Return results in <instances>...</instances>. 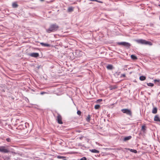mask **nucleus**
Listing matches in <instances>:
<instances>
[{
	"label": "nucleus",
	"instance_id": "nucleus-1",
	"mask_svg": "<svg viewBox=\"0 0 160 160\" xmlns=\"http://www.w3.org/2000/svg\"><path fill=\"white\" fill-rule=\"evenodd\" d=\"M58 28V26L56 24L51 25L49 28L46 30L47 32L48 33L57 30Z\"/></svg>",
	"mask_w": 160,
	"mask_h": 160
},
{
	"label": "nucleus",
	"instance_id": "nucleus-2",
	"mask_svg": "<svg viewBox=\"0 0 160 160\" xmlns=\"http://www.w3.org/2000/svg\"><path fill=\"white\" fill-rule=\"evenodd\" d=\"M136 41L138 43L144 44H149L151 45L152 44L151 42L147 41L143 39H138L136 40Z\"/></svg>",
	"mask_w": 160,
	"mask_h": 160
},
{
	"label": "nucleus",
	"instance_id": "nucleus-3",
	"mask_svg": "<svg viewBox=\"0 0 160 160\" xmlns=\"http://www.w3.org/2000/svg\"><path fill=\"white\" fill-rule=\"evenodd\" d=\"M122 111L124 113H125L130 116H131L132 115V112L130 110L128 109H122Z\"/></svg>",
	"mask_w": 160,
	"mask_h": 160
},
{
	"label": "nucleus",
	"instance_id": "nucleus-4",
	"mask_svg": "<svg viewBox=\"0 0 160 160\" xmlns=\"http://www.w3.org/2000/svg\"><path fill=\"white\" fill-rule=\"evenodd\" d=\"M119 45H123L127 47H129L130 46V44L126 42H122L118 43Z\"/></svg>",
	"mask_w": 160,
	"mask_h": 160
},
{
	"label": "nucleus",
	"instance_id": "nucleus-5",
	"mask_svg": "<svg viewBox=\"0 0 160 160\" xmlns=\"http://www.w3.org/2000/svg\"><path fill=\"white\" fill-rule=\"evenodd\" d=\"M1 152L4 153H7L9 151L7 148L4 147H1Z\"/></svg>",
	"mask_w": 160,
	"mask_h": 160
},
{
	"label": "nucleus",
	"instance_id": "nucleus-6",
	"mask_svg": "<svg viewBox=\"0 0 160 160\" xmlns=\"http://www.w3.org/2000/svg\"><path fill=\"white\" fill-rule=\"evenodd\" d=\"M29 55L33 57L37 58L39 56V54L38 53H32L29 54Z\"/></svg>",
	"mask_w": 160,
	"mask_h": 160
},
{
	"label": "nucleus",
	"instance_id": "nucleus-7",
	"mask_svg": "<svg viewBox=\"0 0 160 160\" xmlns=\"http://www.w3.org/2000/svg\"><path fill=\"white\" fill-rule=\"evenodd\" d=\"M57 120L59 124H62V117L61 116L59 115H58L57 117Z\"/></svg>",
	"mask_w": 160,
	"mask_h": 160
},
{
	"label": "nucleus",
	"instance_id": "nucleus-8",
	"mask_svg": "<svg viewBox=\"0 0 160 160\" xmlns=\"http://www.w3.org/2000/svg\"><path fill=\"white\" fill-rule=\"evenodd\" d=\"M154 120L155 121L160 122V118L158 115H156L154 117Z\"/></svg>",
	"mask_w": 160,
	"mask_h": 160
},
{
	"label": "nucleus",
	"instance_id": "nucleus-9",
	"mask_svg": "<svg viewBox=\"0 0 160 160\" xmlns=\"http://www.w3.org/2000/svg\"><path fill=\"white\" fill-rule=\"evenodd\" d=\"M90 151L92 153H99V152L95 149H90Z\"/></svg>",
	"mask_w": 160,
	"mask_h": 160
},
{
	"label": "nucleus",
	"instance_id": "nucleus-10",
	"mask_svg": "<svg viewBox=\"0 0 160 160\" xmlns=\"http://www.w3.org/2000/svg\"><path fill=\"white\" fill-rule=\"evenodd\" d=\"M12 5L13 8H16L18 6L17 2H13Z\"/></svg>",
	"mask_w": 160,
	"mask_h": 160
},
{
	"label": "nucleus",
	"instance_id": "nucleus-11",
	"mask_svg": "<svg viewBox=\"0 0 160 160\" xmlns=\"http://www.w3.org/2000/svg\"><path fill=\"white\" fill-rule=\"evenodd\" d=\"M40 44L42 45L43 46H45V47H49L50 46V45L48 44L47 43H45L43 42H41L40 43Z\"/></svg>",
	"mask_w": 160,
	"mask_h": 160
},
{
	"label": "nucleus",
	"instance_id": "nucleus-12",
	"mask_svg": "<svg viewBox=\"0 0 160 160\" xmlns=\"http://www.w3.org/2000/svg\"><path fill=\"white\" fill-rule=\"evenodd\" d=\"M131 138V136H130L128 137H125L124 139V141H126L127 140H129Z\"/></svg>",
	"mask_w": 160,
	"mask_h": 160
},
{
	"label": "nucleus",
	"instance_id": "nucleus-13",
	"mask_svg": "<svg viewBox=\"0 0 160 160\" xmlns=\"http://www.w3.org/2000/svg\"><path fill=\"white\" fill-rule=\"evenodd\" d=\"M146 78V77L144 76H141L139 77V79L141 81H144Z\"/></svg>",
	"mask_w": 160,
	"mask_h": 160
},
{
	"label": "nucleus",
	"instance_id": "nucleus-14",
	"mask_svg": "<svg viewBox=\"0 0 160 160\" xmlns=\"http://www.w3.org/2000/svg\"><path fill=\"white\" fill-rule=\"evenodd\" d=\"M73 8L72 7H69L68 8V12H72L73 11Z\"/></svg>",
	"mask_w": 160,
	"mask_h": 160
},
{
	"label": "nucleus",
	"instance_id": "nucleus-15",
	"mask_svg": "<svg viewBox=\"0 0 160 160\" xmlns=\"http://www.w3.org/2000/svg\"><path fill=\"white\" fill-rule=\"evenodd\" d=\"M128 149L130 150L131 152H134L135 153H137V151L136 150L130 149L129 148H128Z\"/></svg>",
	"mask_w": 160,
	"mask_h": 160
},
{
	"label": "nucleus",
	"instance_id": "nucleus-16",
	"mask_svg": "<svg viewBox=\"0 0 160 160\" xmlns=\"http://www.w3.org/2000/svg\"><path fill=\"white\" fill-rule=\"evenodd\" d=\"M157 109L156 108H153L152 112V113L155 114L157 113Z\"/></svg>",
	"mask_w": 160,
	"mask_h": 160
},
{
	"label": "nucleus",
	"instance_id": "nucleus-17",
	"mask_svg": "<svg viewBox=\"0 0 160 160\" xmlns=\"http://www.w3.org/2000/svg\"><path fill=\"white\" fill-rule=\"evenodd\" d=\"M131 57L132 58V59L133 60H135L137 59V57L133 55H131Z\"/></svg>",
	"mask_w": 160,
	"mask_h": 160
},
{
	"label": "nucleus",
	"instance_id": "nucleus-18",
	"mask_svg": "<svg viewBox=\"0 0 160 160\" xmlns=\"http://www.w3.org/2000/svg\"><path fill=\"white\" fill-rule=\"evenodd\" d=\"M107 68L108 69H111L112 68V65H108L107 66Z\"/></svg>",
	"mask_w": 160,
	"mask_h": 160
},
{
	"label": "nucleus",
	"instance_id": "nucleus-19",
	"mask_svg": "<svg viewBox=\"0 0 160 160\" xmlns=\"http://www.w3.org/2000/svg\"><path fill=\"white\" fill-rule=\"evenodd\" d=\"M147 85L148 86H150V87H153L154 85V84L153 83H147Z\"/></svg>",
	"mask_w": 160,
	"mask_h": 160
},
{
	"label": "nucleus",
	"instance_id": "nucleus-20",
	"mask_svg": "<svg viewBox=\"0 0 160 160\" xmlns=\"http://www.w3.org/2000/svg\"><path fill=\"white\" fill-rule=\"evenodd\" d=\"M100 107V106L99 105H97L95 106V108L96 109H98Z\"/></svg>",
	"mask_w": 160,
	"mask_h": 160
},
{
	"label": "nucleus",
	"instance_id": "nucleus-21",
	"mask_svg": "<svg viewBox=\"0 0 160 160\" xmlns=\"http://www.w3.org/2000/svg\"><path fill=\"white\" fill-rule=\"evenodd\" d=\"M87 121L89 122L90 120V116L89 115H88V116L87 117V118H86Z\"/></svg>",
	"mask_w": 160,
	"mask_h": 160
},
{
	"label": "nucleus",
	"instance_id": "nucleus-22",
	"mask_svg": "<svg viewBox=\"0 0 160 160\" xmlns=\"http://www.w3.org/2000/svg\"><path fill=\"white\" fill-rule=\"evenodd\" d=\"M142 130L143 131V132H144L145 130V126H142Z\"/></svg>",
	"mask_w": 160,
	"mask_h": 160
},
{
	"label": "nucleus",
	"instance_id": "nucleus-23",
	"mask_svg": "<svg viewBox=\"0 0 160 160\" xmlns=\"http://www.w3.org/2000/svg\"><path fill=\"white\" fill-rule=\"evenodd\" d=\"M6 141L8 142H11V139L10 138H8L6 139Z\"/></svg>",
	"mask_w": 160,
	"mask_h": 160
},
{
	"label": "nucleus",
	"instance_id": "nucleus-24",
	"mask_svg": "<svg viewBox=\"0 0 160 160\" xmlns=\"http://www.w3.org/2000/svg\"><path fill=\"white\" fill-rule=\"evenodd\" d=\"M86 158L85 157L82 158L80 160H86Z\"/></svg>",
	"mask_w": 160,
	"mask_h": 160
},
{
	"label": "nucleus",
	"instance_id": "nucleus-25",
	"mask_svg": "<svg viewBox=\"0 0 160 160\" xmlns=\"http://www.w3.org/2000/svg\"><path fill=\"white\" fill-rule=\"evenodd\" d=\"M160 80L159 79H158V80L155 79L154 80V82H160Z\"/></svg>",
	"mask_w": 160,
	"mask_h": 160
},
{
	"label": "nucleus",
	"instance_id": "nucleus-26",
	"mask_svg": "<svg viewBox=\"0 0 160 160\" xmlns=\"http://www.w3.org/2000/svg\"><path fill=\"white\" fill-rule=\"evenodd\" d=\"M77 113L78 115H80L81 114V112L79 111H78L77 112Z\"/></svg>",
	"mask_w": 160,
	"mask_h": 160
},
{
	"label": "nucleus",
	"instance_id": "nucleus-27",
	"mask_svg": "<svg viewBox=\"0 0 160 160\" xmlns=\"http://www.w3.org/2000/svg\"><path fill=\"white\" fill-rule=\"evenodd\" d=\"M102 101V99H98V100L97 101V102H101V101Z\"/></svg>",
	"mask_w": 160,
	"mask_h": 160
},
{
	"label": "nucleus",
	"instance_id": "nucleus-28",
	"mask_svg": "<svg viewBox=\"0 0 160 160\" xmlns=\"http://www.w3.org/2000/svg\"><path fill=\"white\" fill-rule=\"evenodd\" d=\"M45 93V92H41V94H44V93Z\"/></svg>",
	"mask_w": 160,
	"mask_h": 160
},
{
	"label": "nucleus",
	"instance_id": "nucleus-29",
	"mask_svg": "<svg viewBox=\"0 0 160 160\" xmlns=\"http://www.w3.org/2000/svg\"><path fill=\"white\" fill-rule=\"evenodd\" d=\"M58 158H62V157H61V156H58Z\"/></svg>",
	"mask_w": 160,
	"mask_h": 160
},
{
	"label": "nucleus",
	"instance_id": "nucleus-30",
	"mask_svg": "<svg viewBox=\"0 0 160 160\" xmlns=\"http://www.w3.org/2000/svg\"><path fill=\"white\" fill-rule=\"evenodd\" d=\"M98 2L100 3H102V2L101 1H98Z\"/></svg>",
	"mask_w": 160,
	"mask_h": 160
},
{
	"label": "nucleus",
	"instance_id": "nucleus-31",
	"mask_svg": "<svg viewBox=\"0 0 160 160\" xmlns=\"http://www.w3.org/2000/svg\"><path fill=\"white\" fill-rule=\"evenodd\" d=\"M122 76H123V77H125V74H122Z\"/></svg>",
	"mask_w": 160,
	"mask_h": 160
},
{
	"label": "nucleus",
	"instance_id": "nucleus-32",
	"mask_svg": "<svg viewBox=\"0 0 160 160\" xmlns=\"http://www.w3.org/2000/svg\"><path fill=\"white\" fill-rule=\"evenodd\" d=\"M91 1H96V0H91Z\"/></svg>",
	"mask_w": 160,
	"mask_h": 160
},
{
	"label": "nucleus",
	"instance_id": "nucleus-33",
	"mask_svg": "<svg viewBox=\"0 0 160 160\" xmlns=\"http://www.w3.org/2000/svg\"><path fill=\"white\" fill-rule=\"evenodd\" d=\"M44 0H40L41 1H43Z\"/></svg>",
	"mask_w": 160,
	"mask_h": 160
},
{
	"label": "nucleus",
	"instance_id": "nucleus-34",
	"mask_svg": "<svg viewBox=\"0 0 160 160\" xmlns=\"http://www.w3.org/2000/svg\"><path fill=\"white\" fill-rule=\"evenodd\" d=\"M96 1L98 2V1L97 0H96Z\"/></svg>",
	"mask_w": 160,
	"mask_h": 160
},
{
	"label": "nucleus",
	"instance_id": "nucleus-35",
	"mask_svg": "<svg viewBox=\"0 0 160 160\" xmlns=\"http://www.w3.org/2000/svg\"><path fill=\"white\" fill-rule=\"evenodd\" d=\"M159 6H160V5H159Z\"/></svg>",
	"mask_w": 160,
	"mask_h": 160
}]
</instances>
